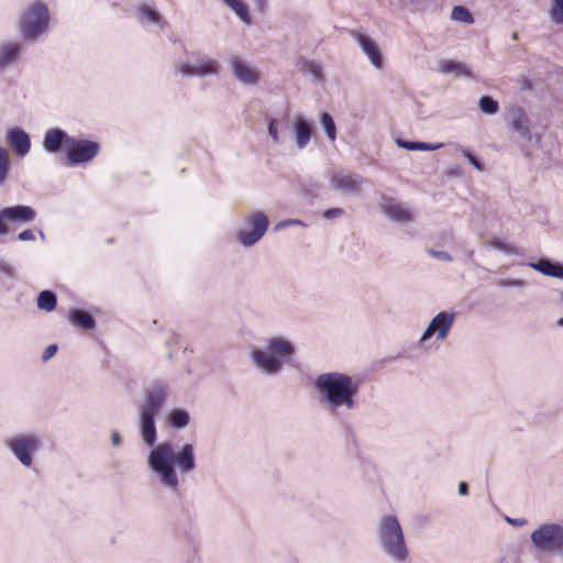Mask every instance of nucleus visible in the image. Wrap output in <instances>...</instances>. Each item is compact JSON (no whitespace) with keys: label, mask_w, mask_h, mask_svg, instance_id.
Instances as JSON below:
<instances>
[{"label":"nucleus","mask_w":563,"mask_h":563,"mask_svg":"<svg viewBox=\"0 0 563 563\" xmlns=\"http://www.w3.org/2000/svg\"><path fill=\"white\" fill-rule=\"evenodd\" d=\"M320 124L324 130L330 142H334L336 139V126L329 113H322L320 117Z\"/></svg>","instance_id":"473e14b6"},{"label":"nucleus","mask_w":563,"mask_h":563,"mask_svg":"<svg viewBox=\"0 0 563 563\" xmlns=\"http://www.w3.org/2000/svg\"><path fill=\"white\" fill-rule=\"evenodd\" d=\"M230 67L234 77L246 86H254L260 79L258 70L239 56L230 60Z\"/></svg>","instance_id":"dca6fc26"},{"label":"nucleus","mask_w":563,"mask_h":563,"mask_svg":"<svg viewBox=\"0 0 563 563\" xmlns=\"http://www.w3.org/2000/svg\"><path fill=\"white\" fill-rule=\"evenodd\" d=\"M451 19L453 21L463 22L466 24L474 23V19H473V15L471 14V12L465 7H462V5L453 7V9L451 11Z\"/></svg>","instance_id":"72a5a7b5"},{"label":"nucleus","mask_w":563,"mask_h":563,"mask_svg":"<svg viewBox=\"0 0 563 563\" xmlns=\"http://www.w3.org/2000/svg\"><path fill=\"white\" fill-rule=\"evenodd\" d=\"M456 146L459 147V150L462 152V154L467 158L468 163L477 170L482 172L483 170V165L482 163L470 152L467 151L466 148H464L463 146L456 144Z\"/></svg>","instance_id":"e433bc0d"},{"label":"nucleus","mask_w":563,"mask_h":563,"mask_svg":"<svg viewBox=\"0 0 563 563\" xmlns=\"http://www.w3.org/2000/svg\"><path fill=\"white\" fill-rule=\"evenodd\" d=\"M70 322L84 330H92L96 325L93 318L86 311L73 309L69 311Z\"/></svg>","instance_id":"393cba45"},{"label":"nucleus","mask_w":563,"mask_h":563,"mask_svg":"<svg viewBox=\"0 0 563 563\" xmlns=\"http://www.w3.org/2000/svg\"><path fill=\"white\" fill-rule=\"evenodd\" d=\"M509 125L522 140L532 139L530 122L522 109L515 108L510 111Z\"/></svg>","instance_id":"4be33fe9"},{"label":"nucleus","mask_w":563,"mask_h":563,"mask_svg":"<svg viewBox=\"0 0 563 563\" xmlns=\"http://www.w3.org/2000/svg\"><path fill=\"white\" fill-rule=\"evenodd\" d=\"M100 145L91 140L71 137L66 151V161L70 166L91 162L99 153Z\"/></svg>","instance_id":"9b49d317"},{"label":"nucleus","mask_w":563,"mask_h":563,"mask_svg":"<svg viewBox=\"0 0 563 563\" xmlns=\"http://www.w3.org/2000/svg\"><path fill=\"white\" fill-rule=\"evenodd\" d=\"M312 386L323 409L332 417L343 418L357 410L361 383L356 377L328 371L318 374Z\"/></svg>","instance_id":"f03ea898"},{"label":"nucleus","mask_w":563,"mask_h":563,"mask_svg":"<svg viewBox=\"0 0 563 563\" xmlns=\"http://www.w3.org/2000/svg\"><path fill=\"white\" fill-rule=\"evenodd\" d=\"M519 84L523 90H530L532 88V82L528 78H520Z\"/></svg>","instance_id":"49530a36"},{"label":"nucleus","mask_w":563,"mask_h":563,"mask_svg":"<svg viewBox=\"0 0 563 563\" xmlns=\"http://www.w3.org/2000/svg\"><path fill=\"white\" fill-rule=\"evenodd\" d=\"M430 255L439 261H443V262H451L452 261V256L445 252V251H434V250H430L429 251Z\"/></svg>","instance_id":"ea45409f"},{"label":"nucleus","mask_w":563,"mask_h":563,"mask_svg":"<svg viewBox=\"0 0 563 563\" xmlns=\"http://www.w3.org/2000/svg\"><path fill=\"white\" fill-rule=\"evenodd\" d=\"M71 137L62 129H49L43 136L42 146L49 154H56L62 148L66 152Z\"/></svg>","instance_id":"f3484780"},{"label":"nucleus","mask_w":563,"mask_h":563,"mask_svg":"<svg viewBox=\"0 0 563 563\" xmlns=\"http://www.w3.org/2000/svg\"><path fill=\"white\" fill-rule=\"evenodd\" d=\"M5 139L7 143L18 156L24 157L30 153L31 139L24 130L12 128L7 132Z\"/></svg>","instance_id":"a211bd4d"},{"label":"nucleus","mask_w":563,"mask_h":563,"mask_svg":"<svg viewBox=\"0 0 563 563\" xmlns=\"http://www.w3.org/2000/svg\"><path fill=\"white\" fill-rule=\"evenodd\" d=\"M478 109L482 113L487 115L496 114L499 110V104L489 96H483L478 100Z\"/></svg>","instance_id":"2f4dec72"},{"label":"nucleus","mask_w":563,"mask_h":563,"mask_svg":"<svg viewBox=\"0 0 563 563\" xmlns=\"http://www.w3.org/2000/svg\"><path fill=\"white\" fill-rule=\"evenodd\" d=\"M533 549L539 553L558 552L561 554L563 542V526L555 522L540 525L530 534Z\"/></svg>","instance_id":"0eeeda50"},{"label":"nucleus","mask_w":563,"mask_h":563,"mask_svg":"<svg viewBox=\"0 0 563 563\" xmlns=\"http://www.w3.org/2000/svg\"><path fill=\"white\" fill-rule=\"evenodd\" d=\"M22 54V45L18 41L0 43V70L16 63Z\"/></svg>","instance_id":"412c9836"},{"label":"nucleus","mask_w":563,"mask_h":563,"mask_svg":"<svg viewBox=\"0 0 563 563\" xmlns=\"http://www.w3.org/2000/svg\"><path fill=\"white\" fill-rule=\"evenodd\" d=\"M558 325H559V327H561V328H563V318H561V319H559V320H558Z\"/></svg>","instance_id":"603ef678"},{"label":"nucleus","mask_w":563,"mask_h":563,"mask_svg":"<svg viewBox=\"0 0 563 563\" xmlns=\"http://www.w3.org/2000/svg\"><path fill=\"white\" fill-rule=\"evenodd\" d=\"M505 520H506V522H508L509 525L515 526V527H522L528 523L527 519H525V518L506 517Z\"/></svg>","instance_id":"c03bdc74"},{"label":"nucleus","mask_w":563,"mask_h":563,"mask_svg":"<svg viewBox=\"0 0 563 563\" xmlns=\"http://www.w3.org/2000/svg\"><path fill=\"white\" fill-rule=\"evenodd\" d=\"M343 213H344V210L342 208H330L323 212L322 217L324 219L331 220V219L342 217Z\"/></svg>","instance_id":"58836bf2"},{"label":"nucleus","mask_w":563,"mask_h":563,"mask_svg":"<svg viewBox=\"0 0 563 563\" xmlns=\"http://www.w3.org/2000/svg\"><path fill=\"white\" fill-rule=\"evenodd\" d=\"M268 229V218L262 211H252L244 216L241 227L235 233L236 242L251 247L256 244Z\"/></svg>","instance_id":"6e6552de"},{"label":"nucleus","mask_w":563,"mask_h":563,"mask_svg":"<svg viewBox=\"0 0 563 563\" xmlns=\"http://www.w3.org/2000/svg\"><path fill=\"white\" fill-rule=\"evenodd\" d=\"M40 236H41V239H42L43 241L45 240V235H44L43 231H40Z\"/></svg>","instance_id":"864d4df0"},{"label":"nucleus","mask_w":563,"mask_h":563,"mask_svg":"<svg viewBox=\"0 0 563 563\" xmlns=\"http://www.w3.org/2000/svg\"><path fill=\"white\" fill-rule=\"evenodd\" d=\"M136 21L143 26H157L163 30L166 25L165 18L153 4L139 2L134 9Z\"/></svg>","instance_id":"4468645a"},{"label":"nucleus","mask_w":563,"mask_h":563,"mask_svg":"<svg viewBox=\"0 0 563 563\" xmlns=\"http://www.w3.org/2000/svg\"><path fill=\"white\" fill-rule=\"evenodd\" d=\"M329 187L335 192L358 196L363 190L365 179L354 173L343 169H332L328 173Z\"/></svg>","instance_id":"9d476101"},{"label":"nucleus","mask_w":563,"mask_h":563,"mask_svg":"<svg viewBox=\"0 0 563 563\" xmlns=\"http://www.w3.org/2000/svg\"><path fill=\"white\" fill-rule=\"evenodd\" d=\"M396 144L407 151H435L443 146L442 143L412 142L402 139H397Z\"/></svg>","instance_id":"bb28decb"},{"label":"nucleus","mask_w":563,"mask_h":563,"mask_svg":"<svg viewBox=\"0 0 563 563\" xmlns=\"http://www.w3.org/2000/svg\"><path fill=\"white\" fill-rule=\"evenodd\" d=\"M296 344L287 335L274 334L263 341V345L253 347L250 357L254 367L264 375L276 376L283 367L296 356Z\"/></svg>","instance_id":"7ed1b4c3"},{"label":"nucleus","mask_w":563,"mask_h":563,"mask_svg":"<svg viewBox=\"0 0 563 563\" xmlns=\"http://www.w3.org/2000/svg\"><path fill=\"white\" fill-rule=\"evenodd\" d=\"M528 266L545 276L563 279V265L559 263L543 258L539 262H531Z\"/></svg>","instance_id":"b1692460"},{"label":"nucleus","mask_w":563,"mask_h":563,"mask_svg":"<svg viewBox=\"0 0 563 563\" xmlns=\"http://www.w3.org/2000/svg\"><path fill=\"white\" fill-rule=\"evenodd\" d=\"M498 285L500 287H505V288H523L525 287V282L521 280V279H515V278H503L498 282Z\"/></svg>","instance_id":"4c0bfd02"},{"label":"nucleus","mask_w":563,"mask_h":563,"mask_svg":"<svg viewBox=\"0 0 563 563\" xmlns=\"http://www.w3.org/2000/svg\"><path fill=\"white\" fill-rule=\"evenodd\" d=\"M9 233V228L0 220V235Z\"/></svg>","instance_id":"09e8293b"},{"label":"nucleus","mask_w":563,"mask_h":563,"mask_svg":"<svg viewBox=\"0 0 563 563\" xmlns=\"http://www.w3.org/2000/svg\"><path fill=\"white\" fill-rule=\"evenodd\" d=\"M18 239L23 242L34 241L35 234L32 230H24L21 233H19Z\"/></svg>","instance_id":"37998d69"},{"label":"nucleus","mask_w":563,"mask_h":563,"mask_svg":"<svg viewBox=\"0 0 563 563\" xmlns=\"http://www.w3.org/2000/svg\"><path fill=\"white\" fill-rule=\"evenodd\" d=\"M561 555L563 556V541H562V551H561Z\"/></svg>","instance_id":"5fc2aeb1"},{"label":"nucleus","mask_w":563,"mask_h":563,"mask_svg":"<svg viewBox=\"0 0 563 563\" xmlns=\"http://www.w3.org/2000/svg\"><path fill=\"white\" fill-rule=\"evenodd\" d=\"M291 225L306 227V223L302 222L301 220H286V221H282V222L277 223L275 227V230H282V229H285V228L291 227Z\"/></svg>","instance_id":"a19ab883"},{"label":"nucleus","mask_w":563,"mask_h":563,"mask_svg":"<svg viewBox=\"0 0 563 563\" xmlns=\"http://www.w3.org/2000/svg\"><path fill=\"white\" fill-rule=\"evenodd\" d=\"M467 493H468V486H467V484H466L465 482H461V483L459 484V494H460L461 496H466V495H467Z\"/></svg>","instance_id":"de8ad7c7"},{"label":"nucleus","mask_w":563,"mask_h":563,"mask_svg":"<svg viewBox=\"0 0 563 563\" xmlns=\"http://www.w3.org/2000/svg\"><path fill=\"white\" fill-rule=\"evenodd\" d=\"M291 133L297 150H305L311 141L313 128L301 114H296L291 120Z\"/></svg>","instance_id":"2eb2a0df"},{"label":"nucleus","mask_w":563,"mask_h":563,"mask_svg":"<svg viewBox=\"0 0 563 563\" xmlns=\"http://www.w3.org/2000/svg\"><path fill=\"white\" fill-rule=\"evenodd\" d=\"M550 21L556 25H563V0H552L549 8Z\"/></svg>","instance_id":"7c9ffc66"},{"label":"nucleus","mask_w":563,"mask_h":563,"mask_svg":"<svg viewBox=\"0 0 563 563\" xmlns=\"http://www.w3.org/2000/svg\"><path fill=\"white\" fill-rule=\"evenodd\" d=\"M376 540L380 551L395 563H405L409 558L405 533L397 516L388 514L378 518Z\"/></svg>","instance_id":"20e7f679"},{"label":"nucleus","mask_w":563,"mask_h":563,"mask_svg":"<svg viewBox=\"0 0 563 563\" xmlns=\"http://www.w3.org/2000/svg\"><path fill=\"white\" fill-rule=\"evenodd\" d=\"M488 244L493 249L500 251L503 253H506V254L517 255L519 253L516 245L507 243L498 238H494V239L489 240Z\"/></svg>","instance_id":"f704fd0d"},{"label":"nucleus","mask_w":563,"mask_h":563,"mask_svg":"<svg viewBox=\"0 0 563 563\" xmlns=\"http://www.w3.org/2000/svg\"><path fill=\"white\" fill-rule=\"evenodd\" d=\"M267 132L274 145L284 143L285 135L283 133V123L278 119L274 118L269 120Z\"/></svg>","instance_id":"cd10ccee"},{"label":"nucleus","mask_w":563,"mask_h":563,"mask_svg":"<svg viewBox=\"0 0 563 563\" xmlns=\"http://www.w3.org/2000/svg\"><path fill=\"white\" fill-rule=\"evenodd\" d=\"M190 422V415L184 409H173L167 415V423L174 429H184Z\"/></svg>","instance_id":"a878e982"},{"label":"nucleus","mask_w":563,"mask_h":563,"mask_svg":"<svg viewBox=\"0 0 563 563\" xmlns=\"http://www.w3.org/2000/svg\"><path fill=\"white\" fill-rule=\"evenodd\" d=\"M354 38L371 64L375 68L380 69L383 67V56L376 42L372 37L361 33H356Z\"/></svg>","instance_id":"6ab92c4d"},{"label":"nucleus","mask_w":563,"mask_h":563,"mask_svg":"<svg viewBox=\"0 0 563 563\" xmlns=\"http://www.w3.org/2000/svg\"><path fill=\"white\" fill-rule=\"evenodd\" d=\"M56 303H57V300H56V296L54 292H52L49 290H43L40 292V295L37 297V307L41 310L51 312L56 308Z\"/></svg>","instance_id":"c85d7f7f"},{"label":"nucleus","mask_w":563,"mask_h":563,"mask_svg":"<svg viewBox=\"0 0 563 563\" xmlns=\"http://www.w3.org/2000/svg\"><path fill=\"white\" fill-rule=\"evenodd\" d=\"M111 443H112L113 446H120L121 445L122 438H121V434L119 433V431L113 430L111 432Z\"/></svg>","instance_id":"a18cd8bd"},{"label":"nucleus","mask_w":563,"mask_h":563,"mask_svg":"<svg viewBox=\"0 0 563 563\" xmlns=\"http://www.w3.org/2000/svg\"><path fill=\"white\" fill-rule=\"evenodd\" d=\"M382 212L390 220L405 224L412 221L411 210L394 198L383 196L379 201Z\"/></svg>","instance_id":"ddd939ff"},{"label":"nucleus","mask_w":563,"mask_h":563,"mask_svg":"<svg viewBox=\"0 0 563 563\" xmlns=\"http://www.w3.org/2000/svg\"><path fill=\"white\" fill-rule=\"evenodd\" d=\"M455 320L456 312L453 310H443L438 312L422 331L418 340V345L424 347L433 338L440 342L446 340Z\"/></svg>","instance_id":"1a4fd4ad"},{"label":"nucleus","mask_w":563,"mask_h":563,"mask_svg":"<svg viewBox=\"0 0 563 563\" xmlns=\"http://www.w3.org/2000/svg\"><path fill=\"white\" fill-rule=\"evenodd\" d=\"M254 2H255V4H256V7H257L258 9H261V10H262V9L265 7V4H266V0H254Z\"/></svg>","instance_id":"3c124183"},{"label":"nucleus","mask_w":563,"mask_h":563,"mask_svg":"<svg viewBox=\"0 0 563 563\" xmlns=\"http://www.w3.org/2000/svg\"><path fill=\"white\" fill-rule=\"evenodd\" d=\"M176 70L187 77L217 76L220 71L218 60L209 56H197L192 62H177Z\"/></svg>","instance_id":"f8f14e48"},{"label":"nucleus","mask_w":563,"mask_h":563,"mask_svg":"<svg viewBox=\"0 0 563 563\" xmlns=\"http://www.w3.org/2000/svg\"><path fill=\"white\" fill-rule=\"evenodd\" d=\"M56 352H57L56 344L48 345L42 354L43 362H47L48 360H51L56 354Z\"/></svg>","instance_id":"79ce46f5"},{"label":"nucleus","mask_w":563,"mask_h":563,"mask_svg":"<svg viewBox=\"0 0 563 563\" xmlns=\"http://www.w3.org/2000/svg\"><path fill=\"white\" fill-rule=\"evenodd\" d=\"M10 168V157L7 148L0 146V186L5 183Z\"/></svg>","instance_id":"c9c22d12"},{"label":"nucleus","mask_w":563,"mask_h":563,"mask_svg":"<svg viewBox=\"0 0 563 563\" xmlns=\"http://www.w3.org/2000/svg\"><path fill=\"white\" fill-rule=\"evenodd\" d=\"M1 271L8 275H12L13 268L10 265L5 264L1 266Z\"/></svg>","instance_id":"8fccbe9b"},{"label":"nucleus","mask_w":563,"mask_h":563,"mask_svg":"<svg viewBox=\"0 0 563 563\" xmlns=\"http://www.w3.org/2000/svg\"><path fill=\"white\" fill-rule=\"evenodd\" d=\"M3 443L11 455L27 470L34 467L36 455L43 445L41 437L35 432L12 434Z\"/></svg>","instance_id":"423d86ee"},{"label":"nucleus","mask_w":563,"mask_h":563,"mask_svg":"<svg viewBox=\"0 0 563 563\" xmlns=\"http://www.w3.org/2000/svg\"><path fill=\"white\" fill-rule=\"evenodd\" d=\"M438 70L441 74H453L456 77H472V70L462 62L453 59H442L438 64Z\"/></svg>","instance_id":"5701e85b"},{"label":"nucleus","mask_w":563,"mask_h":563,"mask_svg":"<svg viewBox=\"0 0 563 563\" xmlns=\"http://www.w3.org/2000/svg\"><path fill=\"white\" fill-rule=\"evenodd\" d=\"M169 396V386L165 383H153L143 390L137 405V428L145 446L150 448L146 467L152 479L163 489L178 493L183 475L196 468L195 448L185 443L177 452L169 441L156 443V418L159 416Z\"/></svg>","instance_id":"f257e3e1"},{"label":"nucleus","mask_w":563,"mask_h":563,"mask_svg":"<svg viewBox=\"0 0 563 563\" xmlns=\"http://www.w3.org/2000/svg\"><path fill=\"white\" fill-rule=\"evenodd\" d=\"M51 14L48 4L34 0L29 2L18 19V31L26 42H36L49 30Z\"/></svg>","instance_id":"39448f33"},{"label":"nucleus","mask_w":563,"mask_h":563,"mask_svg":"<svg viewBox=\"0 0 563 563\" xmlns=\"http://www.w3.org/2000/svg\"><path fill=\"white\" fill-rule=\"evenodd\" d=\"M244 23L250 24L247 7L241 0H222Z\"/></svg>","instance_id":"c756f323"},{"label":"nucleus","mask_w":563,"mask_h":563,"mask_svg":"<svg viewBox=\"0 0 563 563\" xmlns=\"http://www.w3.org/2000/svg\"><path fill=\"white\" fill-rule=\"evenodd\" d=\"M35 211L29 206L7 207L0 211V220L16 223H29L34 220Z\"/></svg>","instance_id":"aec40b11"}]
</instances>
